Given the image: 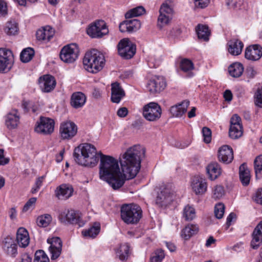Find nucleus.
Masks as SVG:
<instances>
[{
    "instance_id": "cd10ccee",
    "label": "nucleus",
    "mask_w": 262,
    "mask_h": 262,
    "mask_svg": "<svg viewBox=\"0 0 262 262\" xmlns=\"http://www.w3.org/2000/svg\"><path fill=\"white\" fill-rule=\"evenodd\" d=\"M97 50L96 49L92 50L87 52L83 59L84 67L86 70L89 71V69L93 66L94 61L97 59H100L99 56H97Z\"/></svg>"
},
{
    "instance_id": "39448f33",
    "label": "nucleus",
    "mask_w": 262,
    "mask_h": 262,
    "mask_svg": "<svg viewBox=\"0 0 262 262\" xmlns=\"http://www.w3.org/2000/svg\"><path fill=\"white\" fill-rule=\"evenodd\" d=\"M117 48L119 55L126 59L132 58L136 51V45L127 38L120 40L117 45Z\"/></svg>"
},
{
    "instance_id": "dca6fc26",
    "label": "nucleus",
    "mask_w": 262,
    "mask_h": 262,
    "mask_svg": "<svg viewBox=\"0 0 262 262\" xmlns=\"http://www.w3.org/2000/svg\"><path fill=\"white\" fill-rule=\"evenodd\" d=\"M191 187L196 195H203L207 191V184L205 178L201 176L194 177L191 181Z\"/></svg>"
},
{
    "instance_id": "69168bd1",
    "label": "nucleus",
    "mask_w": 262,
    "mask_h": 262,
    "mask_svg": "<svg viewBox=\"0 0 262 262\" xmlns=\"http://www.w3.org/2000/svg\"><path fill=\"white\" fill-rule=\"evenodd\" d=\"M128 114L126 107H123L119 108L117 111V115L120 117H125Z\"/></svg>"
},
{
    "instance_id": "c85d7f7f",
    "label": "nucleus",
    "mask_w": 262,
    "mask_h": 262,
    "mask_svg": "<svg viewBox=\"0 0 262 262\" xmlns=\"http://www.w3.org/2000/svg\"><path fill=\"white\" fill-rule=\"evenodd\" d=\"M251 246L253 249H257L262 242V221L255 227L253 234Z\"/></svg>"
},
{
    "instance_id": "2eb2a0df",
    "label": "nucleus",
    "mask_w": 262,
    "mask_h": 262,
    "mask_svg": "<svg viewBox=\"0 0 262 262\" xmlns=\"http://www.w3.org/2000/svg\"><path fill=\"white\" fill-rule=\"evenodd\" d=\"M47 243L50 244L49 251L51 254V259H57L61 252L62 241L61 239L58 237L49 238L47 239Z\"/></svg>"
},
{
    "instance_id": "a211bd4d",
    "label": "nucleus",
    "mask_w": 262,
    "mask_h": 262,
    "mask_svg": "<svg viewBox=\"0 0 262 262\" xmlns=\"http://www.w3.org/2000/svg\"><path fill=\"white\" fill-rule=\"evenodd\" d=\"M262 56V47L259 45H251L246 48L245 57L252 61L258 60Z\"/></svg>"
},
{
    "instance_id": "473e14b6",
    "label": "nucleus",
    "mask_w": 262,
    "mask_h": 262,
    "mask_svg": "<svg viewBox=\"0 0 262 262\" xmlns=\"http://www.w3.org/2000/svg\"><path fill=\"white\" fill-rule=\"evenodd\" d=\"M239 175L242 184L244 186H247L249 184L251 177L250 170L245 163L242 164L239 166Z\"/></svg>"
},
{
    "instance_id": "e433bc0d",
    "label": "nucleus",
    "mask_w": 262,
    "mask_h": 262,
    "mask_svg": "<svg viewBox=\"0 0 262 262\" xmlns=\"http://www.w3.org/2000/svg\"><path fill=\"white\" fill-rule=\"evenodd\" d=\"M129 246L128 244H121L117 250L116 254L121 260H124L128 258L129 254Z\"/></svg>"
},
{
    "instance_id": "f03ea898",
    "label": "nucleus",
    "mask_w": 262,
    "mask_h": 262,
    "mask_svg": "<svg viewBox=\"0 0 262 262\" xmlns=\"http://www.w3.org/2000/svg\"><path fill=\"white\" fill-rule=\"evenodd\" d=\"M100 153L97 154L96 147L90 143L80 144L76 147L73 153L75 161L78 164L93 167L98 163Z\"/></svg>"
},
{
    "instance_id": "f257e3e1",
    "label": "nucleus",
    "mask_w": 262,
    "mask_h": 262,
    "mask_svg": "<svg viewBox=\"0 0 262 262\" xmlns=\"http://www.w3.org/2000/svg\"><path fill=\"white\" fill-rule=\"evenodd\" d=\"M145 148L135 145L128 148L120 160L122 172L117 160L100 152L99 176L114 190L120 188L126 180L135 178L141 167V159L144 157Z\"/></svg>"
},
{
    "instance_id": "4468645a",
    "label": "nucleus",
    "mask_w": 262,
    "mask_h": 262,
    "mask_svg": "<svg viewBox=\"0 0 262 262\" xmlns=\"http://www.w3.org/2000/svg\"><path fill=\"white\" fill-rule=\"evenodd\" d=\"M166 87V82L162 77L155 76L147 84V89L151 94L160 93Z\"/></svg>"
},
{
    "instance_id": "0e129e2a",
    "label": "nucleus",
    "mask_w": 262,
    "mask_h": 262,
    "mask_svg": "<svg viewBox=\"0 0 262 262\" xmlns=\"http://www.w3.org/2000/svg\"><path fill=\"white\" fill-rule=\"evenodd\" d=\"M233 97L231 91L229 90H226L224 93V98L227 101L230 102L232 100Z\"/></svg>"
},
{
    "instance_id": "423d86ee",
    "label": "nucleus",
    "mask_w": 262,
    "mask_h": 262,
    "mask_svg": "<svg viewBox=\"0 0 262 262\" xmlns=\"http://www.w3.org/2000/svg\"><path fill=\"white\" fill-rule=\"evenodd\" d=\"M86 32L92 38H99L107 34L108 29L104 20H97L89 26Z\"/></svg>"
},
{
    "instance_id": "6ab92c4d",
    "label": "nucleus",
    "mask_w": 262,
    "mask_h": 262,
    "mask_svg": "<svg viewBox=\"0 0 262 262\" xmlns=\"http://www.w3.org/2000/svg\"><path fill=\"white\" fill-rule=\"evenodd\" d=\"M218 159L220 162L225 164L231 163L233 159L232 148L228 145H223L218 150Z\"/></svg>"
},
{
    "instance_id": "79ce46f5",
    "label": "nucleus",
    "mask_w": 262,
    "mask_h": 262,
    "mask_svg": "<svg viewBox=\"0 0 262 262\" xmlns=\"http://www.w3.org/2000/svg\"><path fill=\"white\" fill-rule=\"evenodd\" d=\"M34 55V51L31 48L24 49L20 53V59L23 62L26 63L30 61Z\"/></svg>"
},
{
    "instance_id": "e2e57ef3",
    "label": "nucleus",
    "mask_w": 262,
    "mask_h": 262,
    "mask_svg": "<svg viewBox=\"0 0 262 262\" xmlns=\"http://www.w3.org/2000/svg\"><path fill=\"white\" fill-rule=\"evenodd\" d=\"M119 30L121 32H129V28L127 20L124 21L120 24Z\"/></svg>"
},
{
    "instance_id": "c9c22d12",
    "label": "nucleus",
    "mask_w": 262,
    "mask_h": 262,
    "mask_svg": "<svg viewBox=\"0 0 262 262\" xmlns=\"http://www.w3.org/2000/svg\"><path fill=\"white\" fill-rule=\"evenodd\" d=\"M230 75L233 77H239L243 73L244 67L241 63H234L228 68Z\"/></svg>"
},
{
    "instance_id": "ddd939ff",
    "label": "nucleus",
    "mask_w": 262,
    "mask_h": 262,
    "mask_svg": "<svg viewBox=\"0 0 262 262\" xmlns=\"http://www.w3.org/2000/svg\"><path fill=\"white\" fill-rule=\"evenodd\" d=\"M160 15L158 19V25L161 27L169 23L173 13V9L168 4L167 2L163 3L159 10Z\"/></svg>"
},
{
    "instance_id": "a878e982",
    "label": "nucleus",
    "mask_w": 262,
    "mask_h": 262,
    "mask_svg": "<svg viewBox=\"0 0 262 262\" xmlns=\"http://www.w3.org/2000/svg\"><path fill=\"white\" fill-rule=\"evenodd\" d=\"M16 240L20 247L25 248L28 246L30 238L28 231L24 228H19L16 233Z\"/></svg>"
},
{
    "instance_id": "7ed1b4c3",
    "label": "nucleus",
    "mask_w": 262,
    "mask_h": 262,
    "mask_svg": "<svg viewBox=\"0 0 262 262\" xmlns=\"http://www.w3.org/2000/svg\"><path fill=\"white\" fill-rule=\"evenodd\" d=\"M120 211L121 219L128 225L137 224L142 216L141 207L135 204L123 205Z\"/></svg>"
},
{
    "instance_id": "9b49d317",
    "label": "nucleus",
    "mask_w": 262,
    "mask_h": 262,
    "mask_svg": "<svg viewBox=\"0 0 262 262\" xmlns=\"http://www.w3.org/2000/svg\"><path fill=\"white\" fill-rule=\"evenodd\" d=\"M77 133V125L73 122L67 121L61 123L59 134L62 140H70Z\"/></svg>"
},
{
    "instance_id": "774afa93",
    "label": "nucleus",
    "mask_w": 262,
    "mask_h": 262,
    "mask_svg": "<svg viewBox=\"0 0 262 262\" xmlns=\"http://www.w3.org/2000/svg\"><path fill=\"white\" fill-rule=\"evenodd\" d=\"M20 262H32V258L28 254L25 253L21 256Z\"/></svg>"
},
{
    "instance_id": "6e6d98bb",
    "label": "nucleus",
    "mask_w": 262,
    "mask_h": 262,
    "mask_svg": "<svg viewBox=\"0 0 262 262\" xmlns=\"http://www.w3.org/2000/svg\"><path fill=\"white\" fill-rule=\"evenodd\" d=\"M242 126L241 118L237 114H234L230 119V126L239 127Z\"/></svg>"
},
{
    "instance_id": "f704fd0d",
    "label": "nucleus",
    "mask_w": 262,
    "mask_h": 262,
    "mask_svg": "<svg viewBox=\"0 0 262 262\" xmlns=\"http://www.w3.org/2000/svg\"><path fill=\"white\" fill-rule=\"evenodd\" d=\"M195 31L198 38L204 41H208L210 34L208 27L206 25L199 24L196 27Z\"/></svg>"
},
{
    "instance_id": "c03bdc74",
    "label": "nucleus",
    "mask_w": 262,
    "mask_h": 262,
    "mask_svg": "<svg viewBox=\"0 0 262 262\" xmlns=\"http://www.w3.org/2000/svg\"><path fill=\"white\" fill-rule=\"evenodd\" d=\"M255 176L257 179L262 178V155L257 157L254 162Z\"/></svg>"
},
{
    "instance_id": "052dcab7",
    "label": "nucleus",
    "mask_w": 262,
    "mask_h": 262,
    "mask_svg": "<svg viewBox=\"0 0 262 262\" xmlns=\"http://www.w3.org/2000/svg\"><path fill=\"white\" fill-rule=\"evenodd\" d=\"M209 3V0H194L196 7L200 8L206 7Z\"/></svg>"
},
{
    "instance_id": "a19ab883",
    "label": "nucleus",
    "mask_w": 262,
    "mask_h": 262,
    "mask_svg": "<svg viewBox=\"0 0 262 262\" xmlns=\"http://www.w3.org/2000/svg\"><path fill=\"white\" fill-rule=\"evenodd\" d=\"M4 30L8 35H15L18 32V25L15 21H8L6 24Z\"/></svg>"
},
{
    "instance_id": "f8f14e48",
    "label": "nucleus",
    "mask_w": 262,
    "mask_h": 262,
    "mask_svg": "<svg viewBox=\"0 0 262 262\" xmlns=\"http://www.w3.org/2000/svg\"><path fill=\"white\" fill-rule=\"evenodd\" d=\"M13 61V55L11 51L0 49V72L9 71Z\"/></svg>"
},
{
    "instance_id": "13d9d810",
    "label": "nucleus",
    "mask_w": 262,
    "mask_h": 262,
    "mask_svg": "<svg viewBox=\"0 0 262 262\" xmlns=\"http://www.w3.org/2000/svg\"><path fill=\"white\" fill-rule=\"evenodd\" d=\"M253 199L256 203L262 205V188L257 189Z\"/></svg>"
},
{
    "instance_id": "49530a36",
    "label": "nucleus",
    "mask_w": 262,
    "mask_h": 262,
    "mask_svg": "<svg viewBox=\"0 0 262 262\" xmlns=\"http://www.w3.org/2000/svg\"><path fill=\"white\" fill-rule=\"evenodd\" d=\"M243 135V126L239 127L230 126L229 135L233 139H237Z\"/></svg>"
},
{
    "instance_id": "aec40b11",
    "label": "nucleus",
    "mask_w": 262,
    "mask_h": 262,
    "mask_svg": "<svg viewBox=\"0 0 262 262\" xmlns=\"http://www.w3.org/2000/svg\"><path fill=\"white\" fill-rule=\"evenodd\" d=\"M73 192V188L69 184H62L57 187L55 191L56 196L60 200L69 198L72 196Z\"/></svg>"
},
{
    "instance_id": "bf43d9fd",
    "label": "nucleus",
    "mask_w": 262,
    "mask_h": 262,
    "mask_svg": "<svg viewBox=\"0 0 262 262\" xmlns=\"http://www.w3.org/2000/svg\"><path fill=\"white\" fill-rule=\"evenodd\" d=\"M33 103L28 101H24L22 103L23 108L25 112H29L32 109L33 112H35V110L32 108Z\"/></svg>"
},
{
    "instance_id": "5fc2aeb1",
    "label": "nucleus",
    "mask_w": 262,
    "mask_h": 262,
    "mask_svg": "<svg viewBox=\"0 0 262 262\" xmlns=\"http://www.w3.org/2000/svg\"><path fill=\"white\" fill-rule=\"evenodd\" d=\"M202 134L204 137V141L206 143L210 142L211 140V131L210 128L207 127H204L202 128Z\"/></svg>"
},
{
    "instance_id": "ea45409f",
    "label": "nucleus",
    "mask_w": 262,
    "mask_h": 262,
    "mask_svg": "<svg viewBox=\"0 0 262 262\" xmlns=\"http://www.w3.org/2000/svg\"><path fill=\"white\" fill-rule=\"evenodd\" d=\"M145 13V9L142 6H138L128 11L125 14L126 18L137 17Z\"/></svg>"
},
{
    "instance_id": "393cba45",
    "label": "nucleus",
    "mask_w": 262,
    "mask_h": 262,
    "mask_svg": "<svg viewBox=\"0 0 262 262\" xmlns=\"http://www.w3.org/2000/svg\"><path fill=\"white\" fill-rule=\"evenodd\" d=\"M228 52L233 55H238L242 51L244 44L238 39H232L227 43Z\"/></svg>"
},
{
    "instance_id": "5701e85b",
    "label": "nucleus",
    "mask_w": 262,
    "mask_h": 262,
    "mask_svg": "<svg viewBox=\"0 0 262 262\" xmlns=\"http://www.w3.org/2000/svg\"><path fill=\"white\" fill-rule=\"evenodd\" d=\"M189 105L188 100H184L181 103L173 105L170 108V112L173 117H181L184 114Z\"/></svg>"
},
{
    "instance_id": "72a5a7b5",
    "label": "nucleus",
    "mask_w": 262,
    "mask_h": 262,
    "mask_svg": "<svg viewBox=\"0 0 262 262\" xmlns=\"http://www.w3.org/2000/svg\"><path fill=\"white\" fill-rule=\"evenodd\" d=\"M199 231V227L196 225L188 224L181 232V236L185 240L189 239Z\"/></svg>"
},
{
    "instance_id": "f3484780",
    "label": "nucleus",
    "mask_w": 262,
    "mask_h": 262,
    "mask_svg": "<svg viewBox=\"0 0 262 262\" xmlns=\"http://www.w3.org/2000/svg\"><path fill=\"white\" fill-rule=\"evenodd\" d=\"M38 82L41 91L45 93H49L53 90L56 84L54 77L50 75L40 77L38 79Z\"/></svg>"
},
{
    "instance_id": "864d4df0",
    "label": "nucleus",
    "mask_w": 262,
    "mask_h": 262,
    "mask_svg": "<svg viewBox=\"0 0 262 262\" xmlns=\"http://www.w3.org/2000/svg\"><path fill=\"white\" fill-rule=\"evenodd\" d=\"M254 98L255 105L262 107V86L257 89L254 95Z\"/></svg>"
},
{
    "instance_id": "4d7b16f0",
    "label": "nucleus",
    "mask_w": 262,
    "mask_h": 262,
    "mask_svg": "<svg viewBox=\"0 0 262 262\" xmlns=\"http://www.w3.org/2000/svg\"><path fill=\"white\" fill-rule=\"evenodd\" d=\"M36 201V198H30L27 202L25 204V206L23 207V211L24 212H26L28 211L29 209L32 208L33 206L35 205Z\"/></svg>"
},
{
    "instance_id": "7c9ffc66",
    "label": "nucleus",
    "mask_w": 262,
    "mask_h": 262,
    "mask_svg": "<svg viewBox=\"0 0 262 262\" xmlns=\"http://www.w3.org/2000/svg\"><path fill=\"white\" fill-rule=\"evenodd\" d=\"M206 171L209 178L212 180L217 178L221 173V167L216 162L210 163L206 167Z\"/></svg>"
},
{
    "instance_id": "c756f323",
    "label": "nucleus",
    "mask_w": 262,
    "mask_h": 262,
    "mask_svg": "<svg viewBox=\"0 0 262 262\" xmlns=\"http://www.w3.org/2000/svg\"><path fill=\"white\" fill-rule=\"evenodd\" d=\"M19 122V117L17 111L13 110L9 113L6 118V125L9 129H13L17 127Z\"/></svg>"
},
{
    "instance_id": "0eeeda50",
    "label": "nucleus",
    "mask_w": 262,
    "mask_h": 262,
    "mask_svg": "<svg viewBox=\"0 0 262 262\" xmlns=\"http://www.w3.org/2000/svg\"><path fill=\"white\" fill-rule=\"evenodd\" d=\"M142 114L147 121H156L161 116L162 109L158 103L152 102L144 106Z\"/></svg>"
},
{
    "instance_id": "58836bf2",
    "label": "nucleus",
    "mask_w": 262,
    "mask_h": 262,
    "mask_svg": "<svg viewBox=\"0 0 262 262\" xmlns=\"http://www.w3.org/2000/svg\"><path fill=\"white\" fill-rule=\"evenodd\" d=\"M183 217L186 221H192L195 217V209L189 205H186L183 209Z\"/></svg>"
},
{
    "instance_id": "b1692460",
    "label": "nucleus",
    "mask_w": 262,
    "mask_h": 262,
    "mask_svg": "<svg viewBox=\"0 0 262 262\" xmlns=\"http://www.w3.org/2000/svg\"><path fill=\"white\" fill-rule=\"evenodd\" d=\"M54 35V30L50 26H46L42 29L38 30L36 33V38L38 40L45 42L49 41Z\"/></svg>"
},
{
    "instance_id": "4be33fe9",
    "label": "nucleus",
    "mask_w": 262,
    "mask_h": 262,
    "mask_svg": "<svg viewBox=\"0 0 262 262\" xmlns=\"http://www.w3.org/2000/svg\"><path fill=\"white\" fill-rule=\"evenodd\" d=\"M17 245L13 239L9 236L5 238L3 241V248L5 252L9 255L15 256L17 254Z\"/></svg>"
},
{
    "instance_id": "3c124183",
    "label": "nucleus",
    "mask_w": 262,
    "mask_h": 262,
    "mask_svg": "<svg viewBox=\"0 0 262 262\" xmlns=\"http://www.w3.org/2000/svg\"><path fill=\"white\" fill-rule=\"evenodd\" d=\"M225 212V206L223 203H219L217 204L214 207V215L218 219H221L223 217Z\"/></svg>"
},
{
    "instance_id": "bb28decb",
    "label": "nucleus",
    "mask_w": 262,
    "mask_h": 262,
    "mask_svg": "<svg viewBox=\"0 0 262 262\" xmlns=\"http://www.w3.org/2000/svg\"><path fill=\"white\" fill-rule=\"evenodd\" d=\"M86 96L82 92L74 93L71 97V104L75 108L82 107L85 103Z\"/></svg>"
},
{
    "instance_id": "680f3d73",
    "label": "nucleus",
    "mask_w": 262,
    "mask_h": 262,
    "mask_svg": "<svg viewBox=\"0 0 262 262\" xmlns=\"http://www.w3.org/2000/svg\"><path fill=\"white\" fill-rule=\"evenodd\" d=\"M0 14L4 16L7 14V6L6 3L2 0H0Z\"/></svg>"
},
{
    "instance_id": "2f4dec72",
    "label": "nucleus",
    "mask_w": 262,
    "mask_h": 262,
    "mask_svg": "<svg viewBox=\"0 0 262 262\" xmlns=\"http://www.w3.org/2000/svg\"><path fill=\"white\" fill-rule=\"evenodd\" d=\"M97 56H99L100 59L98 58L94 61V63L90 69H89V72L92 73H97L102 69L105 64L104 56L102 53L97 50Z\"/></svg>"
},
{
    "instance_id": "1a4fd4ad",
    "label": "nucleus",
    "mask_w": 262,
    "mask_h": 262,
    "mask_svg": "<svg viewBox=\"0 0 262 262\" xmlns=\"http://www.w3.org/2000/svg\"><path fill=\"white\" fill-rule=\"evenodd\" d=\"M59 219L63 223L77 225L79 227H83L85 224L79 213L73 210H65L61 212L59 215Z\"/></svg>"
},
{
    "instance_id": "412c9836",
    "label": "nucleus",
    "mask_w": 262,
    "mask_h": 262,
    "mask_svg": "<svg viewBox=\"0 0 262 262\" xmlns=\"http://www.w3.org/2000/svg\"><path fill=\"white\" fill-rule=\"evenodd\" d=\"M111 91V100L114 103H119L125 95L124 91L118 82L112 84Z\"/></svg>"
},
{
    "instance_id": "4c0bfd02",
    "label": "nucleus",
    "mask_w": 262,
    "mask_h": 262,
    "mask_svg": "<svg viewBox=\"0 0 262 262\" xmlns=\"http://www.w3.org/2000/svg\"><path fill=\"white\" fill-rule=\"evenodd\" d=\"M180 68L183 72L188 73V77L193 76V73L191 71L194 69V66L191 60L187 59H183L181 62Z\"/></svg>"
},
{
    "instance_id": "603ef678",
    "label": "nucleus",
    "mask_w": 262,
    "mask_h": 262,
    "mask_svg": "<svg viewBox=\"0 0 262 262\" xmlns=\"http://www.w3.org/2000/svg\"><path fill=\"white\" fill-rule=\"evenodd\" d=\"M164 256V251L162 249H158L151 257L150 262H161Z\"/></svg>"
},
{
    "instance_id": "37998d69",
    "label": "nucleus",
    "mask_w": 262,
    "mask_h": 262,
    "mask_svg": "<svg viewBox=\"0 0 262 262\" xmlns=\"http://www.w3.org/2000/svg\"><path fill=\"white\" fill-rule=\"evenodd\" d=\"M100 227L98 223H95L94 226L91 227L88 230L83 231L82 235L84 236L90 237H95L100 232Z\"/></svg>"
},
{
    "instance_id": "8fccbe9b",
    "label": "nucleus",
    "mask_w": 262,
    "mask_h": 262,
    "mask_svg": "<svg viewBox=\"0 0 262 262\" xmlns=\"http://www.w3.org/2000/svg\"><path fill=\"white\" fill-rule=\"evenodd\" d=\"M127 22L129 28V33L135 32L141 27V23L137 19L127 20Z\"/></svg>"
},
{
    "instance_id": "338daca9",
    "label": "nucleus",
    "mask_w": 262,
    "mask_h": 262,
    "mask_svg": "<svg viewBox=\"0 0 262 262\" xmlns=\"http://www.w3.org/2000/svg\"><path fill=\"white\" fill-rule=\"evenodd\" d=\"M9 162V159L4 157V150L0 149V165H5Z\"/></svg>"
},
{
    "instance_id": "20e7f679",
    "label": "nucleus",
    "mask_w": 262,
    "mask_h": 262,
    "mask_svg": "<svg viewBox=\"0 0 262 262\" xmlns=\"http://www.w3.org/2000/svg\"><path fill=\"white\" fill-rule=\"evenodd\" d=\"M173 193L169 184H162L159 188L156 199V203L161 207H166L172 202Z\"/></svg>"
},
{
    "instance_id": "09e8293b",
    "label": "nucleus",
    "mask_w": 262,
    "mask_h": 262,
    "mask_svg": "<svg viewBox=\"0 0 262 262\" xmlns=\"http://www.w3.org/2000/svg\"><path fill=\"white\" fill-rule=\"evenodd\" d=\"M212 198L215 200L220 199L225 194V190L221 185H216L212 190Z\"/></svg>"
},
{
    "instance_id": "a18cd8bd",
    "label": "nucleus",
    "mask_w": 262,
    "mask_h": 262,
    "mask_svg": "<svg viewBox=\"0 0 262 262\" xmlns=\"http://www.w3.org/2000/svg\"><path fill=\"white\" fill-rule=\"evenodd\" d=\"M52 221V217L49 214H45L39 216L36 220V223L38 226L47 227Z\"/></svg>"
},
{
    "instance_id": "de8ad7c7",
    "label": "nucleus",
    "mask_w": 262,
    "mask_h": 262,
    "mask_svg": "<svg viewBox=\"0 0 262 262\" xmlns=\"http://www.w3.org/2000/svg\"><path fill=\"white\" fill-rule=\"evenodd\" d=\"M34 262H49V259L43 250H39L35 253Z\"/></svg>"
},
{
    "instance_id": "6e6552de",
    "label": "nucleus",
    "mask_w": 262,
    "mask_h": 262,
    "mask_svg": "<svg viewBox=\"0 0 262 262\" xmlns=\"http://www.w3.org/2000/svg\"><path fill=\"white\" fill-rule=\"evenodd\" d=\"M79 49L76 43H71L63 47L60 52V58L66 63H73L78 58Z\"/></svg>"
},
{
    "instance_id": "9d476101",
    "label": "nucleus",
    "mask_w": 262,
    "mask_h": 262,
    "mask_svg": "<svg viewBox=\"0 0 262 262\" xmlns=\"http://www.w3.org/2000/svg\"><path fill=\"white\" fill-rule=\"evenodd\" d=\"M35 127V131L44 135H50L54 131V121L49 118L40 117Z\"/></svg>"
}]
</instances>
